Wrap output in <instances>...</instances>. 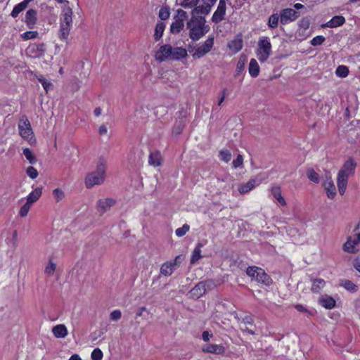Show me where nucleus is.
I'll return each mask as SVG.
<instances>
[{"label":"nucleus","mask_w":360,"mask_h":360,"mask_svg":"<svg viewBox=\"0 0 360 360\" xmlns=\"http://www.w3.org/2000/svg\"><path fill=\"white\" fill-rule=\"evenodd\" d=\"M310 26V20L307 17H304L300 20L298 22V27L300 29H303L304 30H307L309 28Z\"/></svg>","instance_id":"49530a36"},{"label":"nucleus","mask_w":360,"mask_h":360,"mask_svg":"<svg viewBox=\"0 0 360 360\" xmlns=\"http://www.w3.org/2000/svg\"><path fill=\"white\" fill-rule=\"evenodd\" d=\"M226 89H224L221 92V95L219 97V101H218V105H221V103L224 102V99H225V97L226 96Z\"/></svg>","instance_id":"680f3d73"},{"label":"nucleus","mask_w":360,"mask_h":360,"mask_svg":"<svg viewBox=\"0 0 360 360\" xmlns=\"http://www.w3.org/2000/svg\"><path fill=\"white\" fill-rule=\"evenodd\" d=\"M340 285L351 292H355L359 289L358 286L355 283L351 281L345 279L340 281Z\"/></svg>","instance_id":"7c9ffc66"},{"label":"nucleus","mask_w":360,"mask_h":360,"mask_svg":"<svg viewBox=\"0 0 360 360\" xmlns=\"http://www.w3.org/2000/svg\"><path fill=\"white\" fill-rule=\"evenodd\" d=\"M162 162V158L160 152L158 150L150 152L148 157V163L150 165L156 167L160 166Z\"/></svg>","instance_id":"412c9836"},{"label":"nucleus","mask_w":360,"mask_h":360,"mask_svg":"<svg viewBox=\"0 0 360 360\" xmlns=\"http://www.w3.org/2000/svg\"><path fill=\"white\" fill-rule=\"evenodd\" d=\"M226 11V1L225 0H219L217 8L214 12V13L212 15V17L211 19L212 21L215 24H218V23L221 22L225 18Z\"/></svg>","instance_id":"9b49d317"},{"label":"nucleus","mask_w":360,"mask_h":360,"mask_svg":"<svg viewBox=\"0 0 360 360\" xmlns=\"http://www.w3.org/2000/svg\"><path fill=\"white\" fill-rule=\"evenodd\" d=\"M271 192L272 195L274 198L276 199V200L281 205H285L286 202L284 199V198L282 195L281 193V188L278 186H274L271 188Z\"/></svg>","instance_id":"b1692460"},{"label":"nucleus","mask_w":360,"mask_h":360,"mask_svg":"<svg viewBox=\"0 0 360 360\" xmlns=\"http://www.w3.org/2000/svg\"><path fill=\"white\" fill-rule=\"evenodd\" d=\"M42 194V188L40 187L36 188L34 191H32L27 198V202L30 205L37 202L39 198L41 197Z\"/></svg>","instance_id":"cd10ccee"},{"label":"nucleus","mask_w":360,"mask_h":360,"mask_svg":"<svg viewBox=\"0 0 360 360\" xmlns=\"http://www.w3.org/2000/svg\"><path fill=\"white\" fill-rule=\"evenodd\" d=\"M300 16V13L290 8H283L280 11V22L285 25L295 21Z\"/></svg>","instance_id":"9d476101"},{"label":"nucleus","mask_w":360,"mask_h":360,"mask_svg":"<svg viewBox=\"0 0 360 360\" xmlns=\"http://www.w3.org/2000/svg\"><path fill=\"white\" fill-rule=\"evenodd\" d=\"M307 175L310 181L316 184L319 182V175L313 169H309L307 171Z\"/></svg>","instance_id":"37998d69"},{"label":"nucleus","mask_w":360,"mask_h":360,"mask_svg":"<svg viewBox=\"0 0 360 360\" xmlns=\"http://www.w3.org/2000/svg\"><path fill=\"white\" fill-rule=\"evenodd\" d=\"M56 269V263L52 259H50L45 266L44 273L49 276H52L54 274Z\"/></svg>","instance_id":"e433bc0d"},{"label":"nucleus","mask_w":360,"mask_h":360,"mask_svg":"<svg viewBox=\"0 0 360 360\" xmlns=\"http://www.w3.org/2000/svg\"><path fill=\"white\" fill-rule=\"evenodd\" d=\"M319 303L326 309H333L335 306V300L327 295H322L319 298Z\"/></svg>","instance_id":"4be33fe9"},{"label":"nucleus","mask_w":360,"mask_h":360,"mask_svg":"<svg viewBox=\"0 0 360 360\" xmlns=\"http://www.w3.org/2000/svg\"><path fill=\"white\" fill-rule=\"evenodd\" d=\"M356 164L353 159H349L345 162L338 174V187L340 195L345 192L348 178L355 171Z\"/></svg>","instance_id":"20e7f679"},{"label":"nucleus","mask_w":360,"mask_h":360,"mask_svg":"<svg viewBox=\"0 0 360 360\" xmlns=\"http://www.w3.org/2000/svg\"><path fill=\"white\" fill-rule=\"evenodd\" d=\"M213 337V334L207 330L203 331L202 334V338L203 341L208 342Z\"/></svg>","instance_id":"bf43d9fd"},{"label":"nucleus","mask_w":360,"mask_h":360,"mask_svg":"<svg viewBox=\"0 0 360 360\" xmlns=\"http://www.w3.org/2000/svg\"><path fill=\"white\" fill-rule=\"evenodd\" d=\"M199 0H183L181 6L185 8H192L196 6Z\"/></svg>","instance_id":"3c124183"},{"label":"nucleus","mask_w":360,"mask_h":360,"mask_svg":"<svg viewBox=\"0 0 360 360\" xmlns=\"http://www.w3.org/2000/svg\"><path fill=\"white\" fill-rule=\"evenodd\" d=\"M240 328L243 332L248 333L249 334H254V330L249 327L248 325L246 324V323H241Z\"/></svg>","instance_id":"13d9d810"},{"label":"nucleus","mask_w":360,"mask_h":360,"mask_svg":"<svg viewBox=\"0 0 360 360\" xmlns=\"http://www.w3.org/2000/svg\"><path fill=\"white\" fill-rule=\"evenodd\" d=\"M36 77L38 81L41 84L46 92H48L53 87L52 83L48 81L42 75Z\"/></svg>","instance_id":"4c0bfd02"},{"label":"nucleus","mask_w":360,"mask_h":360,"mask_svg":"<svg viewBox=\"0 0 360 360\" xmlns=\"http://www.w3.org/2000/svg\"><path fill=\"white\" fill-rule=\"evenodd\" d=\"M212 5L210 4H208L207 2H204L203 5H200L198 6H195L194 8V12L197 14H203V15H207L211 10Z\"/></svg>","instance_id":"473e14b6"},{"label":"nucleus","mask_w":360,"mask_h":360,"mask_svg":"<svg viewBox=\"0 0 360 360\" xmlns=\"http://www.w3.org/2000/svg\"><path fill=\"white\" fill-rule=\"evenodd\" d=\"M36 47L37 50L41 53L46 51V45L44 43L37 44Z\"/></svg>","instance_id":"69168bd1"},{"label":"nucleus","mask_w":360,"mask_h":360,"mask_svg":"<svg viewBox=\"0 0 360 360\" xmlns=\"http://www.w3.org/2000/svg\"><path fill=\"white\" fill-rule=\"evenodd\" d=\"M349 69L345 65H339L335 70V74L338 77L345 78L349 75Z\"/></svg>","instance_id":"ea45409f"},{"label":"nucleus","mask_w":360,"mask_h":360,"mask_svg":"<svg viewBox=\"0 0 360 360\" xmlns=\"http://www.w3.org/2000/svg\"><path fill=\"white\" fill-rule=\"evenodd\" d=\"M246 274L252 279L258 282L269 285L271 283L270 277L265 273V271L257 266H250L247 269Z\"/></svg>","instance_id":"0eeeda50"},{"label":"nucleus","mask_w":360,"mask_h":360,"mask_svg":"<svg viewBox=\"0 0 360 360\" xmlns=\"http://www.w3.org/2000/svg\"><path fill=\"white\" fill-rule=\"evenodd\" d=\"M145 311H146V308L145 307H141L137 309L136 315L137 317L142 316Z\"/></svg>","instance_id":"774afa93"},{"label":"nucleus","mask_w":360,"mask_h":360,"mask_svg":"<svg viewBox=\"0 0 360 360\" xmlns=\"http://www.w3.org/2000/svg\"><path fill=\"white\" fill-rule=\"evenodd\" d=\"M38 34L37 31H27L21 34V37L24 40H29L37 38Z\"/></svg>","instance_id":"a18cd8bd"},{"label":"nucleus","mask_w":360,"mask_h":360,"mask_svg":"<svg viewBox=\"0 0 360 360\" xmlns=\"http://www.w3.org/2000/svg\"><path fill=\"white\" fill-rule=\"evenodd\" d=\"M19 135L26 140L30 145L36 143V139L31 124L26 115H22L19 120L18 124Z\"/></svg>","instance_id":"39448f33"},{"label":"nucleus","mask_w":360,"mask_h":360,"mask_svg":"<svg viewBox=\"0 0 360 360\" xmlns=\"http://www.w3.org/2000/svg\"><path fill=\"white\" fill-rule=\"evenodd\" d=\"M103 356V352L99 348L94 349L91 354L92 360H102Z\"/></svg>","instance_id":"de8ad7c7"},{"label":"nucleus","mask_w":360,"mask_h":360,"mask_svg":"<svg viewBox=\"0 0 360 360\" xmlns=\"http://www.w3.org/2000/svg\"><path fill=\"white\" fill-rule=\"evenodd\" d=\"M121 317L122 313L120 310L118 309L113 310L110 314V318L112 321H118Z\"/></svg>","instance_id":"6e6d98bb"},{"label":"nucleus","mask_w":360,"mask_h":360,"mask_svg":"<svg viewBox=\"0 0 360 360\" xmlns=\"http://www.w3.org/2000/svg\"><path fill=\"white\" fill-rule=\"evenodd\" d=\"M106 173V161L100 158L97 164L96 170L88 174L85 177V185L91 188L96 185L101 184L105 179Z\"/></svg>","instance_id":"7ed1b4c3"},{"label":"nucleus","mask_w":360,"mask_h":360,"mask_svg":"<svg viewBox=\"0 0 360 360\" xmlns=\"http://www.w3.org/2000/svg\"><path fill=\"white\" fill-rule=\"evenodd\" d=\"M326 282L323 279L316 278L313 280L311 290L315 293H319L325 287Z\"/></svg>","instance_id":"2f4dec72"},{"label":"nucleus","mask_w":360,"mask_h":360,"mask_svg":"<svg viewBox=\"0 0 360 360\" xmlns=\"http://www.w3.org/2000/svg\"><path fill=\"white\" fill-rule=\"evenodd\" d=\"M243 164V157L242 155L238 154L236 159L233 160L232 165L233 167L236 169L240 166H242Z\"/></svg>","instance_id":"864d4df0"},{"label":"nucleus","mask_w":360,"mask_h":360,"mask_svg":"<svg viewBox=\"0 0 360 360\" xmlns=\"http://www.w3.org/2000/svg\"><path fill=\"white\" fill-rule=\"evenodd\" d=\"M165 29V25L162 22H158L155 29V34H154V39L155 41H158L162 36L163 32Z\"/></svg>","instance_id":"c9c22d12"},{"label":"nucleus","mask_w":360,"mask_h":360,"mask_svg":"<svg viewBox=\"0 0 360 360\" xmlns=\"http://www.w3.org/2000/svg\"><path fill=\"white\" fill-rule=\"evenodd\" d=\"M259 65L255 58H252L250 60L249 66H248V72L250 75L252 77H257L259 74Z\"/></svg>","instance_id":"bb28decb"},{"label":"nucleus","mask_w":360,"mask_h":360,"mask_svg":"<svg viewBox=\"0 0 360 360\" xmlns=\"http://www.w3.org/2000/svg\"><path fill=\"white\" fill-rule=\"evenodd\" d=\"M206 292L205 283L203 282L198 283L190 292V297L194 299H198L202 296Z\"/></svg>","instance_id":"dca6fc26"},{"label":"nucleus","mask_w":360,"mask_h":360,"mask_svg":"<svg viewBox=\"0 0 360 360\" xmlns=\"http://www.w3.org/2000/svg\"><path fill=\"white\" fill-rule=\"evenodd\" d=\"M247 60V56L244 54H242L236 65V72L237 74H240L245 68V63Z\"/></svg>","instance_id":"a19ab883"},{"label":"nucleus","mask_w":360,"mask_h":360,"mask_svg":"<svg viewBox=\"0 0 360 360\" xmlns=\"http://www.w3.org/2000/svg\"><path fill=\"white\" fill-rule=\"evenodd\" d=\"M176 269L175 264H172V262H167L161 266L160 273L165 276H169L172 274Z\"/></svg>","instance_id":"a878e982"},{"label":"nucleus","mask_w":360,"mask_h":360,"mask_svg":"<svg viewBox=\"0 0 360 360\" xmlns=\"http://www.w3.org/2000/svg\"><path fill=\"white\" fill-rule=\"evenodd\" d=\"M52 333L56 338H65L68 334V328L64 324H58L52 328Z\"/></svg>","instance_id":"aec40b11"},{"label":"nucleus","mask_w":360,"mask_h":360,"mask_svg":"<svg viewBox=\"0 0 360 360\" xmlns=\"http://www.w3.org/2000/svg\"><path fill=\"white\" fill-rule=\"evenodd\" d=\"M98 132H99V134L100 135H105L107 134L108 132V129H107V127L104 124H102L99 127V129H98Z\"/></svg>","instance_id":"338daca9"},{"label":"nucleus","mask_w":360,"mask_h":360,"mask_svg":"<svg viewBox=\"0 0 360 360\" xmlns=\"http://www.w3.org/2000/svg\"><path fill=\"white\" fill-rule=\"evenodd\" d=\"M203 352L223 355L226 352V349L222 345L207 344L202 347Z\"/></svg>","instance_id":"4468645a"},{"label":"nucleus","mask_w":360,"mask_h":360,"mask_svg":"<svg viewBox=\"0 0 360 360\" xmlns=\"http://www.w3.org/2000/svg\"><path fill=\"white\" fill-rule=\"evenodd\" d=\"M115 204V200L111 198L99 199L96 202V209L97 212L100 215H102L105 212L108 211Z\"/></svg>","instance_id":"f8f14e48"},{"label":"nucleus","mask_w":360,"mask_h":360,"mask_svg":"<svg viewBox=\"0 0 360 360\" xmlns=\"http://www.w3.org/2000/svg\"><path fill=\"white\" fill-rule=\"evenodd\" d=\"M227 46L234 53L239 52L243 46L242 35L240 34H238L233 40L228 43Z\"/></svg>","instance_id":"2eb2a0df"},{"label":"nucleus","mask_w":360,"mask_h":360,"mask_svg":"<svg viewBox=\"0 0 360 360\" xmlns=\"http://www.w3.org/2000/svg\"><path fill=\"white\" fill-rule=\"evenodd\" d=\"M26 174H27V176L31 178L32 179H36L38 175H39V173H38V171L37 170L36 168H34V167L32 166H29L27 169H26Z\"/></svg>","instance_id":"09e8293b"},{"label":"nucleus","mask_w":360,"mask_h":360,"mask_svg":"<svg viewBox=\"0 0 360 360\" xmlns=\"http://www.w3.org/2000/svg\"><path fill=\"white\" fill-rule=\"evenodd\" d=\"M187 28L189 30V37L193 41H198L205 36L210 30V27L206 25L204 16H192L187 22Z\"/></svg>","instance_id":"f257e3e1"},{"label":"nucleus","mask_w":360,"mask_h":360,"mask_svg":"<svg viewBox=\"0 0 360 360\" xmlns=\"http://www.w3.org/2000/svg\"><path fill=\"white\" fill-rule=\"evenodd\" d=\"M23 155L30 164L34 165L37 162V158L31 149L28 148L23 149Z\"/></svg>","instance_id":"58836bf2"},{"label":"nucleus","mask_w":360,"mask_h":360,"mask_svg":"<svg viewBox=\"0 0 360 360\" xmlns=\"http://www.w3.org/2000/svg\"><path fill=\"white\" fill-rule=\"evenodd\" d=\"M187 56V51L185 49L182 47H176L173 49V51H172V59L175 60H181Z\"/></svg>","instance_id":"c85d7f7f"},{"label":"nucleus","mask_w":360,"mask_h":360,"mask_svg":"<svg viewBox=\"0 0 360 360\" xmlns=\"http://www.w3.org/2000/svg\"><path fill=\"white\" fill-rule=\"evenodd\" d=\"M345 18L342 15H335L329 21L322 25V27L334 28L344 25Z\"/></svg>","instance_id":"f3484780"},{"label":"nucleus","mask_w":360,"mask_h":360,"mask_svg":"<svg viewBox=\"0 0 360 360\" xmlns=\"http://www.w3.org/2000/svg\"><path fill=\"white\" fill-rule=\"evenodd\" d=\"M326 38L322 35H318L314 37L310 41L311 44L314 46H319L323 44Z\"/></svg>","instance_id":"8fccbe9b"},{"label":"nucleus","mask_w":360,"mask_h":360,"mask_svg":"<svg viewBox=\"0 0 360 360\" xmlns=\"http://www.w3.org/2000/svg\"><path fill=\"white\" fill-rule=\"evenodd\" d=\"M33 0H23L22 1H21L20 3L18 4L17 5H15L11 12V16L13 18H16L18 17V15H19V13L20 12H22V11H24L29 3H30L31 1H32Z\"/></svg>","instance_id":"393cba45"},{"label":"nucleus","mask_w":360,"mask_h":360,"mask_svg":"<svg viewBox=\"0 0 360 360\" xmlns=\"http://www.w3.org/2000/svg\"><path fill=\"white\" fill-rule=\"evenodd\" d=\"M184 23L183 20L177 19L170 26L171 32L173 34L179 33L184 28Z\"/></svg>","instance_id":"72a5a7b5"},{"label":"nucleus","mask_w":360,"mask_h":360,"mask_svg":"<svg viewBox=\"0 0 360 360\" xmlns=\"http://www.w3.org/2000/svg\"><path fill=\"white\" fill-rule=\"evenodd\" d=\"M189 231V226H181L175 231V233L178 237L184 236Z\"/></svg>","instance_id":"5fc2aeb1"},{"label":"nucleus","mask_w":360,"mask_h":360,"mask_svg":"<svg viewBox=\"0 0 360 360\" xmlns=\"http://www.w3.org/2000/svg\"><path fill=\"white\" fill-rule=\"evenodd\" d=\"M353 265L354 269L360 273V257H357L353 261Z\"/></svg>","instance_id":"e2e57ef3"},{"label":"nucleus","mask_w":360,"mask_h":360,"mask_svg":"<svg viewBox=\"0 0 360 360\" xmlns=\"http://www.w3.org/2000/svg\"><path fill=\"white\" fill-rule=\"evenodd\" d=\"M25 22L29 28H32L37 22V11L29 9L25 15Z\"/></svg>","instance_id":"5701e85b"},{"label":"nucleus","mask_w":360,"mask_h":360,"mask_svg":"<svg viewBox=\"0 0 360 360\" xmlns=\"http://www.w3.org/2000/svg\"><path fill=\"white\" fill-rule=\"evenodd\" d=\"M30 207H31V205L30 203H28L27 202H26L20 209V211H19V214L21 216V217H25L29 210H30Z\"/></svg>","instance_id":"603ef678"},{"label":"nucleus","mask_w":360,"mask_h":360,"mask_svg":"<svg viewBox=\"0 0 360 360\" xmlns=\"http://www.w3.org/2000/svg\"><path fill=\"white\" fill-rule=\"evenodd\" d=\"M360 243V229L359 226L354 230V235L347 238V241L343 245L342 249L345 252L355 254L358 252L357 245Z\"/></svg>","instance_id":"6e6552de"},{"label":"nucleus","mask_w":360,"mask_h":360,"mask_svg":"<svg viewBox=\"0 0 360 360\" xmlns=\"http://www.w3.org/2000/svg\"><path fill=\"white\" fill-rule=\"evenodd\" d=\"M173 48L169 44L161 46L156 52L155 58L159 61H164L166 59L171 58Z\"/></svg>","instance_id":"ddd939ff"},{"label":"nucleus","mask_w":360,"mask_h":360,"mask_svg":"<svg viewBox=\"0 0 360 360\" xmlns=\"http://www.w3.org/2000/svg\"><path fill=\"white\" fill-rule=\"evenodd\" d=\"M286 229V232L292 238L295 237L297 233V229L295 226H285Z\"/></svg>","instance_id":"052dcab7"},{"label":"nucleus","mask_w":360,"mask_h":360,"mask_svg":"<svg viewBox=\"0 0 360 360\" xmlns=\"http://www.w3.org/2000/svg\"><path fill=\"white\" fill-rule=\"evenodd\" d=\"M159 17L162 20H166L169 17V11L167 8H161L159 11Z\"/></svg>","instance_id":"4d7b16f0"},{"label":"nucleus","mask_w":360,"mask_h":360,"mask_svg":"<svg viewBox=\"0 0 360 360\" xmlns=\"http://www.w3.org/2000/svg\"><path fill=\"white\" fill-rule=\"evenodd\" d=\"M53 195L54 196V198H55L56 202H59L65 198L64 191L61 188H55L53 191Z\"/></svg>","instance_id":"79ce46f5"},{"label":"nucleus","mask_w":360,"mask_h":360,"mask_svg":"<svg viewBox=\"0 0 360 360\" xmlns=\"http://www.w3.org/2000/svg\"><path fill=\"white\" fill-rule=\"evenodd\" d=\"M271 44L267 37L259 39L255 53L257 58L261 63H264L269 58L271 53Z\"/></svg>","instance_id":"423d86ee"},{"label":"nucleus","mask_w":360,"mask_h":360,"mask_svg":"<svg viewBox=\"0 0 360 360\" xmlns=\"http://www.w3.org/2000/svg\"><path fill=\"white\" fill-rule=\"evenodd\" d=\"M219 157L221 160L229 162L231 159V153L228 150H222L219 152Z\"/></svg>","instance_id":"c03bdc74"},{"label":"nucleus","mask_w":360,"mask_h":360,"mask_svg":"<svg viewBox=\"0 0 360 360\" xmlns=\"http://www.w3.org/2000/svg\"><path fill=\"white\" fill-rule=\"evenodd\" d=\"M184 259V256L183 255H178L175 257L174 262H172V264H175V267L176 268L177 266Z\"/></svg>","instance_id":"0e129e2a"},{"label":"nucleus","mask_w":360,"mask_h":360,"mask_svg":"<svg viewBox=\"0 0 360 360\" xmlns=\"http://www.w3.org/2000/svg\"><path fill=\"white\" fill-rule=\"evenodd\" d=\"M202 248V243H198L195 249L193 250L191 257V264H195L202 257V255L201 254V248Z\"/></svg>","instance_id":"c756f323"},{"label":"nucleus","mask_w":360,"mask_h":360,"mask_svg":"<svg viewBox=\"0 0 360 360\" xmlns=\"http://www.w3.org/2000/svg\"><path fill=\"white\" fill-rule=\"evenodd\" d=\"M214 43V36L210 35L202 45L195 49V51L192 54L193 58H201L208 53L212 49Z\"/></svg>","instance_id":"1a4fd4ad"},{"label":"nucleus","mask_w":360,"mask_h":360,"mask_svg":"<svg viewBox=\"0 0 360 360\" xmlns=\"http://www.w3.org/2000/svg\"><path fill=\"white\" fill-rule=\"evenodd\" d=\"M259 183H258L255 179H250L245 184H241L238 186V192L243 195L249 191H252L256 186H258Z\"/></svg>","instance_id":"6ab92c4d"},{"label":"nucleus","mask_w":360,"mask_h":360,"mask_svg":"<svg viewBox=\"0 0 360 360\" xmlns=\"http://www.w3.org/2000/svg\"><path fill=\"white\" fill-rule=\"evenodd\" d=\"M323 186L325 188L328 198L330 199H333L336 195V188L331 177H328L325 180Z\"/></svg>","instance_id":"a211bd4d"},{"label":"nucleus","mask_w":360,"mask_h":360,"mask_svg":"<svg viewBox=\"0 0 360 360\" xmlns=\"http://www.w3.org/2000/svg\"><path fill=\"white\" fill-rule=\"evenodd\" d=\"M280 21V14L273 13L271 14L267 22V25L271 29H275L278 27Z\"/></svg>","instance_id":"f704fd0d"},{"label":"nucleus","mask_w":360,"mask_h":360,"mask_svg":"<svg viewBox=\"0 0 360 360\" xmlns=\"http://www.w3.org/2000/svg\"><path fill=\"white\" fill-rule=\"evenodd\" d=\"M72 9L70 6H64L60 15V28L58 38L60 40L67 41L72 27Z\"/></svg>","instance_id":"f03ea898"}]
</instances>
